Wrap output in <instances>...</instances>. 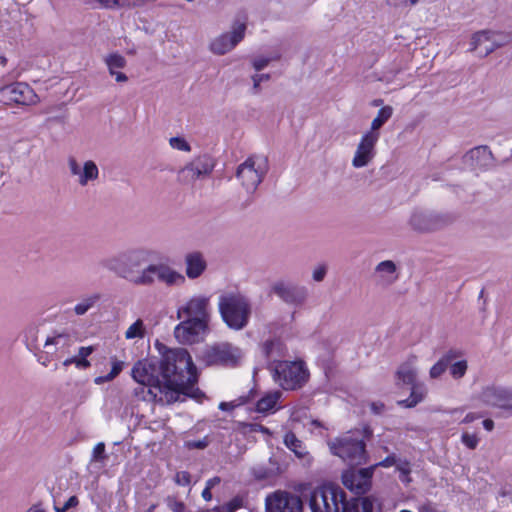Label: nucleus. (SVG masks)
<instances>
[{"label":"nucleus","mask_w":512,"mask_h":512,"mask_svg":"<svg viewBox=\"0 0 512 512\" xmlns=\"http://www.w3.org/2000/svg\"><path fill=\"white\" fill-rule=\"evenodd\" d=\"M273 291L281 299L288 303H295L302 299L303 292L295 287L285 285L284 283H276L273 286Z\"/></svg>","instance_id":"22"},{"label":"nucleus","mask_w":512,"mask_h":512,"mask_svg":"<svg viewBox=\"0 0 512 512\" xmlns=\"http://www.w3.org/2000/svg\"><path fill=\"white\" fill-rule=\"evenodd\" d=\"M479 417H480V415H477L475 413H468L464 417L463 423H471V422H473L474 420H476Z\"/></svg>","instance_id":"60"},{"label":"nucleus","mask_w":512,"mask_h":512,"mask_svg":"<svg viewBox=\"0 0 512 512\" xmlns=\"http://www.w3.org/2000/svg\"><path fill=\"white\" fill-rule=\"evenodd\" d=\"M9 98L16 104L31 105L35 104L38 100L37 94L26 83L16 82L7 87Z\"/></svg>","instance_id":"17"},{"label":"nucleus","mask_w":512,"mask_h":512,"mask_svg":"<svg viewBox=\"0 0 512 512\" xmlns=\"http://www.w3.org/2000/svg\"><path fill=\"white\" fill-rule=\"evenodd\" d=\"M174 481L179 486H189L191 484V474L188 471H179L175 474Z\"/></svg>","instance_id":"43"},{"label":"nucleus","mask_w":512,"mask_h":512,"mask_svg":"<svg viewBox=\"0 0 512 512\" xmlns=\"http://www.w3.org/2000/svg\"><path fill=\"white\" fill-rule=\"evenodd\" d=\"M397 376L404 384L412 385L415 383L416 372L409 365H402L397 371Z\"/></svg>","instance_id":"31"},{"label":"nucleus","mask_w":512,"mask_h":512,"mask_svg":"<svg viewBox=\"0 0 512 512\" xmlns=\"http://www.w3.org/2000/svg\"><path fill=\"white\" fill-rule=\"evenodd\" d=\"M343 500H345L343 489L329 483L317 487L311 492L309 506L312 512H339L340 503Z\"/></svg>","instance_id":"6"},{"label":"nucleus","mask_w":512,"mask_h":512,"mask_svg":"<svg viewBox=\"0 0 512 512\" xmlns=\"http://www.w3.org/2000/svg\"><path fill=\"white\" fill-rule=\"evenodd\" d=\"M98 177V168L93 161H87L84 164L83 171L79 176V183L86 185L88 181L94 180Z\"/></svg>","instance_id":"28"},{"label":"nucleus","mask_w":512,"mask_h":512,"mask_svg":"<svg viewBox=\"0 0 512 512\" xmlns=\"http://www.w3.org/2000/svg\"><path fill=\"white\" fill-rule=\"evenodd\" d=\"M79 504L77 496H71L63 505L64 509L68 510L72 507H76Z\"/></svg>","instance_id":"55"},{"label":"nucleus","mask_w":512,"mask_h":512,"mask_svg":"<svg viewBox=\"0 0 512 512\" xmlns=\"http://www.w3.org/2000/svg\"><path fill=\"white\" fill-rule=\"evenodd\" d=\"M419 512H436L431 504H423L419 507Z\"/></svg>","instance_id":"62"},{"label":"nucleus","mask_w":512,"mask_h":512,"mask_svg":"<svg viewBox=\"0 0 512 512\" xmlns=\"http://www.w3.org/2000/svg\"><path fill=\"white\" fill-rule=\"evenodd\" d=\"M144 335L145 327L141 319L136 320L125 332L126 339L143 338Z\"/></svg>","instance_id":"30"},{"label":"nucleus","mask_w":512,"mask_h":512,"mask_svg":"<svg viewBox=\"0 0 512 512\" xmlns=\"http://www.w3.org/2000/svg\"><path fill=\"white\" fill-rule=\"evenodd\" d=\"M461 355L460 352L455 350L448 351L445 355H443L438 362H436L430 369V376L432 378H437L442 375L447 367L450 365L451 361L459 357Z\"/></svg>","instance_id":"25"},{"label":"nucleus","mask_w":512,"mask_h":512,"mask_svg":"<svg viewBox=\"0 0 512 512\" xmlns=\"http://www.w3.org/2000/svg\"><path fill=\"white\" fill-rule=\"evenodd\" d=\"M104 452H105V444L103 442L97 443L93 448V457L98 459H104Z\"/></svg>","instance_id":"48"},{"label":"nucleus","mask_w":512,"mask_h":512,"mask_svg":"<svg viewBox=\"0 0 512 512\" xmlns=\"http://www.w3.org/2000/svg\"><path fill=\"white\" fill-rule=\"evenodd\" d=\"M267 512H303V503L298 495L277 490L266 497Z\"/></svg>","instance_id":"9"},{"label":"nucleus","mask_w":512,"mask_h":512,"mask_svg":"<svg viewBox=\"0 0 512 512\" xmlns=\"http://www.w3.org/2000/svg\"><path fill=\"white\" fill-rule=\"evenodd\" d=\"M202 498L205 500V501H211L212 499V493H211V485H210V481L207 483L206 487L203 489L202 491Z\"/></svg>","instance_id":"56"},{"label":"nucleus","mask_w":512,"mask_h":512,"mask_svg":"<svg viewBox=\"0 0 512 512\" xmlns=\"http://www.w3.org/2000/svg\"><path fill=\"white\" fill-rule=\"evenodd\" d=\"M112 76H115V80L117 82H125L127 81V76L122 73V72H117L116 70H114V74H111Z\"/></svg>","instance_id":"58"},{"label":"nucleus","mask_w":512,"mask_h":512,"mask_svg":"<svg viewBox=\"0 0 512 512\" xmlns=\"http://www.w3.org/2000/svg\"><path fill=\"white\" fill-rule=\"evenodd\" d=\"M495 36H497L496 33L486 30L474 33L471 41L472 50H477L482 46V44L489 42V45L484 47L485 55L493 52L496 48L502 45L501 43L496 42L494 39Z\"/></svg>","instance_id":"20"},{"label":"nucleus","mask_w":512,"mask_h":512,"mask_svg":"<svg viewBox=\"0 0 512 512\" xmlns=\"http://www.w3.org/2000/svg\"><path fill=\"white\" fill-rule=\"evenodd\" d=\"M281 393L279 391L266 393L256 403V411L262 414H266L272 411L277 405Z\"/></svg>","instance_id":"24"},{"label":"nucleus","mask_w":512,"mask_h":512,"mask_svg":"<svg viewBox=\"0 0 512 512\" xmlns=\"http://www.w3.org/2000/svg\"><path fill=\"white\" fill-rule=\"evenodd\" d=\"M483 427H484L487 431H491V430H493V428H494V422H493V420H491V419H485V420L483 421Z\"/></svg>","instance_id":"64"},{"label":"nucleus","mask_w":512,"mask_h":512,"mask_svg":"<svg viewBox=\"0 0 512 512\" xmlns=\"http://www.w3.org/2000/svg\"><path fill=\"white\" fill-rule=\"evenodd\" d=\"M208 330V323L204 321H194L191 319H182L175 327L174 335L182 344L198 343Z\"/></svg>","instance_id":"11"},{"label":"nucleus","mask_w":512,"mask_h":512,"mask_svg":"<svg viewBox=\"0 0 512 512\" xmlns=\"http://www.w3.org/2000/svg\"><path fill=\"white\" fill-rule=\"evenodd\" d=\"M274 345H275V341L274 340H267V341H265L263 343V347L262 348H263V352H264L266 357H270Z\"/></svg>","instance_id":"52"},{"label":"nucleus","mask_w":512,"mask_h":512,"mask_svg":"<svg viewBox=\"0 0 512 512\" xmlns=\"http://www.w3.org/2000/svg\"><path fill=\"white\" fill-rule=\"evenodd\" d=\"M106 64L108 66L110 74H114L115 69H121L125 67L126 60L122 55L114 53L110 54L106 58Z\"/></svg>","instance_id":"34"},{"label":"nucleus","mask_w":512,"mask_h":512,"mask_svg":"<svg viewBox=\"0 0 512 512\" xmlns=\"http://www.w3.org/2000/svg\"><path fill=\"white\" fill-rule=\"evenodd\" d=\"M378 139L379 133L372 131H368L362 136L352 160L354 167H364L370 162L373 157V150Z\"/></svg>","instance_id":"16"},{"label":"nucleus","mask_w":512,"mask_h":512,"mask_svg":"<svg viewBox=\"0 0 512 512\" xmlns=\"http://www.w3.org/2000/svg\"><path fill=\"white\" fill-rule=\"evenodd\" d=\"M234 404L231 402H221L219 404V409L222 411H230L234 408Z\"/></svg>","instance_id":"59"},{"label":"nucleus","mask_w":512,"mask_h":512,"mask_svg":"<svg viewBox=\"0 0 512 512\" xmlns=\"http://www.w3.org/2000/svg\"><path fill=\"white\" fill-rule=\"evenodd\" d=\"M148 262L149 253L147 251L135 250L125 254L120 259L110 261L109 268L123 278L122 270H132L135 274H139Z\"/></svg>","instance_id":"13"},{"label":"nucleus","mask_w":512,"mask_h":512,"mask_svg":"<svg viewBox=\"0 0 512 512\" xmlns=\"http://www.w3.org/2000/svg\"><path fill=\"white\" fill-rule=\"evenodd\" d=\"M74 344V340L69 333H57L48 337L45 341V347L54 346L55 350L51 352L52 357L61 359L70 353V348Z\"/></svg>","instance_id":"19"},{"label":"nucleus","mask_w":512,"mask_h":512,"mask_svg":"<svg viewBox=\"0 0 512 512\" xmlns=\"http://www.w3.org/2000/svg\"><path fill=\"white\" fill-rule=\"evenodd\" d=\"M268 63H269V60L267 58H259V59H255L253 61V66H254L255 70L260 71L263 68H265L268 65Z\"/></svg>","instance_id":"51"},{"label":"nucleus","mask_w":512,"mask_h":512,"mask_svg":"<svg viewBox=\"0 0 512 512\" xmlns=\"http://www.w3.org/2000/svg\"><path fill=\"white\" fill-rule=\"evenodd\" d=\"M74 364L76 367H77V359L75 356L73 357H70V358H66L64 361H63V366L65 367H68L70 365Z\"/></svg>","instance_id":"63"},{"label":"nucleus","mask_w":512,"mask_h":512,"mask_svg":"<svg viewBox=\"0 0 512 512\" xmlns=\"http://www.w3.org/2000/svg\"><path fill=\"white\" fill-rule=\"evenodd\" d=\"M490 155V151L487 146H478L471 149L464 156L465 159L478 160L481 157H487Z\"/></svg>","instance_id":"37"},{"label":"nucleus","mask_w":512,"mask_h":512,"mask_svg":"<svg viewBox=\"0 0 512 512\" xmlns=\"http://www.w3.org/2000/svg\"><path fill=\"white\" fill-rule=\"evenodd\" d=\"M206 268V262L200 253H191L186 257V274L189 278L199 277Z\"/></svg>","instance_id":"21"},{"label":"nucleus","mask_w":512,"mask_h":512,"mask_svg":"<svg viewBox=\"0 0 512 512\" xmlns=\"http://www.w3.org/2000/svg\"><path fill=\"white\" fill-rule=\"evenodd\" d=\"M268 170L266 157L250 156L236 171V177L247 191H255Z\"/></svg>","instance_id":"7"},{"label":"nucleus","mask_w":512,"mask_h":512,"mask_svg":"<svg viewBox=\"0 0 512 512\" xmlns=\"http://www.w3.org/2000/svg\"><path fill=\"white\" fill-rule=\"evenodd\" d=\"M309 377V370L303 360H279L274 363L273 379L283 390L301 389Z\"/></svg>","instance_id":"2"},{"label":"nucleus","mask_w":512,"mask_h":512,"mask_svg":"<svg viewBox=\"0 0 512 512\" xmlns=\"http://www.w3.org/2000/svg\"><path fill=\"white\" fill-rule=\"evenodd\" d=\"M269 78H270L269 74L254 75L253 76L254 89H258L260 83L263 80H268Z\"/></svg>","instance_id":"54"},{"label":"nucleus","mask_w":512,"mask_h":512,"mask_svg":"<svg viewBox=\"0 0 512 512\" xmlns=\"http://www.w3.org/2000/svg\"><path fill=\"white\" fill-rule=\"evenodd\" d=\"M219 312L226 325L234 330L243 329L249 320L250 305L239 293H228L219 298Z\"/></svg>","instance_id":"3"},{"label":"nucleus","mask_w":512,"mask_h":512,"mask_svg":"<svg viewBox=\"0 0 512 512\" xmlns=\"http://www.w3.org/2000/svg\"><path fill=\"white\" fill-rule=\"evenodd\" d=\"M360 512H373V502L368 498L359 499Z\"/></svg>","instance_id":"47"},{"label":"nucleus","mask_w":512,"mask_h":512,"mask_svg":"<svg viewBox=\"0 0 512 512\" xmlns=\"http://www.w3.org/2000/svg\"><path fill=\"white\" fill-rule=\"evenodd\" d=\"M108 8L113 7H139L144 4V0H100Z\"/></svg>","instance_id":"33"},{"label":"nucleus","mask_w":512,"mask_h":512,"mask_svg":"<svg viewBox=\"0 0 512 512\" xmlns=\"http://www.w3.org/2000/svg\"><path fill=\"white\" fill-rule=\"evenodd\" d=\"M383 408H384V404L383 403L373 402L371 404V409L376 414L380 413L383 410Z\"/></svg>","instance_id":"61"},{"label":"nucleus","mask_w":512,"mask_h":512,"mask_svg":"<svg viewBox=\"0 0 512 512\" xmlns=\"http://www.w3.org/2000/svg\"><path fill=\"white\" fill-rule=\"evenodd\" d=\"M425 397V389L421 385H417L416 383L412 384L411 393L409 397L403 401L401 404L407 408L415 407L418 403H420Z\"/></svg>","instance_id":"26"},{"label":"nucleus","mask_w":512,"mask_h":512,"mask_svg":"<svg viewBox=\"0 0 512 512\" xmlns=\"http://www.w3.org/2000/svg\"><path fill=\"white\" fill-rule=\"evenodd\" d=\"M123 278L135 285H151L158 280L167 285L175 284L178 280H184L183 276L173 271L166 265L149 264L139 274L132 270H122Z\"/></svg>","instance_id":"5"},{"label":"nucleus","mask_w":512,"mask_h":512,"mask_svg":"<svg viewBox=\"0 0 512 512\" xmlns=\"http://www.w3.org/2000/svg\"><path fill=\"white\" fill-rule=\"evenodd\" d=\"M461 439L463 444L469 449H475L479 442L476 434L463 433Z\"/></svg>","instance_id":"44"},{"label":"nucleus","mask_w":512,"mask_h":512,"mask_svg":"<svg viewBox=\"0 0 512 512\" xmlns=\"http://www.w3.org/2000/svg\"><path fill=\"white\" fill-rule=\"evenodd\" d=\"M245 30V23L235 25L232 33H224L211 43V51L218 55L229 52L244 38Z\"/></svg>","instance_id":"15"},{"label":"nucleus","mask_w":512,"mask_h":512,"mask_svg":"<svg viewBox=\"0 0 512 512\" xmlns=\"http://www.w3.org/2000/svg\"><path fill=\"white\" fill-rule=\"evenodd\" d=\"M170 146L174 149L180 150V151H186L189 152L191 150L190 145L188 142L181 137H172L169 140Z\"/></svg>","instance_id":"40"},{"label":"nucleus","mask_w":512,"mask_h":512,"mask_svg":"<svg viewBox=\"0 0 512 512\" xmlns=\"http://www.w3.org/2000/svg\"><path fill=\"white\" fill-rule=\"evenodd\" d=\"M177 316L179 319L200 320L209 323V298L205 296L192 297L178 309Z\"/></svg>","instance_id":"12"},{"label":"nucleus","mask_w":512,"mask_h":512,"mask_svg":"<svg viewBox=\"0 0 512 512\" xmlns=\"http://www.w3.org/2000/svg\"><path fill=\"white\" fill-rule=\"evenodd\" d=\"M243 506L242 498L236 496L227 502L224 506L226 512H235Z\"/></svg>","instance_id":"45"},{"label":"nucleus","mask_w":512,"mask_h":512,"mask_svg":"<svg viewBox=\"0 0 512 512\" xmlns=\"http://www.w3.org/2000/svg\"><path fill=\"white\" fill-rule=\"evenodd\" d=\"M410 223L416 230H419V231L431 230V227L429 225V220L426 218V216H424L422 214H414L410 219Z\"/></svg>","instance_id":"35"},{"label":"nucleus","mask_w":512,"mask_h":512,"mask_svg":"<svg viewBox=\"0 0 512 512\" xmlns=\"http://www.w3.org/2000/svg\"><path fill=\"white\" fill-rule=\"evenodd\" d=\"M467 371V362L461 360L450 365V374L456 378H462Z\"/></svg>","instance_id":"38"},{"label":"nucleus","mask_w":512,"mask_h":512,"mask_svg":"<svg viewBox=\"0 0 512 512\" xmlns=\"http://www.w3.org/2000/svg\"><path fill=\"white\" fill-rule=\"evenodd\" d=\"M284 444L299 459H304L308 455V451L306 450L304 443L298 439L295 433L292 431L285 433Z\"/></svg>","instance_id":"23"},{"label":"nucleus","mask_w":512,"mask_h":512,"mask_svg":"<svg viewBox=\"0 0 512 512\" xmlns=\"http://www.w3.org/2000/svg\"><path fill=\"white\" fill-rule=\"evenodd\" d=\"M483 401L499 408H512V391L502 388L488 387L482 393Z\"/></svg>","instance_id":"18"},{"label":"nucleus","mask_w":512,"mask_h":512,"mask_svg":"<svg viewBox=\"0 0 512 512\" xmlns=\"http://www.w3.org/2000/svg\"><path fill=\"white\" fill-rule=\"evenodd\" d=\"M393 109L391 106H383L377 113V116L371 123V131L375 132L380 129L392 116Z\"/></svg>","instance_id":"27"},{"label":"nucleus","mask_w":512,"mask_h":512,"mask_svg":"<svg viewBox=\"0 0 512 512\" xmlns=\"http://www.w3.org/2000/svg\"><path fill=\"white\" fill-rule=\"evenodd\" d=\"M162 384H139L133 391L137 400L170 405L179 400L181 395L199 399L204 394L195 388L198 380L197 368L186 349L167 352L159 363Z\"/></svg>","instance_id":"1"},{"label":"nucleus","mask_w":512,"mask_h":512,"mask_svg":"<svg viewBox=\"0 0 512 512\" xmlns=\"http://www.w3.org/2000/svg\"><path fill=\"white\" fill-rule=\"evenodd\" d=\"M341 512H360L359 499L343 500L340 503Z\"/></svg>","instance_id":"39"},{"label":"nucleus","mask_w":512,"mask_h":512,"mask_svg":"<svg viewBox=\"0 0 512 512\" xmlns=\"http://www.w3.org/2000/svg\"><path fill=\"white\" fill-rule=\"evenodd\" d=\"M94 351L93 346L80 347L78 355L75 356L77 359V368L87 369L91 366L90 361L87 359Z\"/></svg>","instance_id":"29"},{"label":"nucleus","mask_w":512,"mask_h":512,"mask_svg":"<svg viewBox=\"0 0 512 512\" xmlns=\"http://www.w3.org/2000/svg\"><path fill=\"white\" fill-rule=\"evenodd\" d=\"M123 370V362L118 360H113L112 362V368L111 371L105 375V376H99L95 379V382L97 384L103 383V382H109L112 381L114 378H116L121 371Z\"/></svg>","instance_id":"32"},{"label":"nucleus","mask_w":512,"mask_h":512,"mask_svg":"<svg viewBox=\"0 0 512 512\" xmlns=\"http://www.w3.org/2000/svg\"><path fill=\"white\" fill-rule=\"evenodd\" d=\"M260 429H262V425L258 424V423H246V422L238 423V430L240 432H242L243 434L260 432Z\"/></svg>","instance_id":"41"},{"label":"nucleus","mask_w":512,"mask_h":512,"mask_svg":"<svg viewBox=\"0 0 512 512\" xmlns=\"http://www.w3.org/2000/svg\"><path fill=\"white\" fill-rule=\"evenodd\" d=\"M99 299L98 295H93L82 302L78 303L74 311L77 315H83L85 314L93 305L94 303Z\"/></svg>","instance_id":"36"},{"label":"nucleus","mask_w":512,"mask_h":512,"mask_svg":"<svg viewBox=\"0 0 512 512\" xmlns=\"http://www.w3.org/2000/svg\"><path fill=\"white\" fill-rule=\"evenodd\" d=\"M325 274H326V267L319 266L313 272V279L315 281H322L325 277Z\"/></svg>","instance_id":"49"},{"label":"nucleus","mask_w":512,"mask_h":512,"mask_svg":"<svg viewBox=\"0 0 512 512\" xmlns=\"http://www.w3.org/2000/svg\"><path fill=\"white\" fill-rule=\"evenodd\" d=\"M132 378L138 384H162L163 378L160 375L159 366L156 362L143 359L137 361L132 368Z\"/></svg>","instance_id":"14"},{"label":"nucleus","mask_w":512,"mask_h":512,"mask_svg":"<svg viewBox=\"0 0 512 512\" xmlns=\"http://www.w3.org/2000/svg\"><path fill=\"white\" fill-rule=\"evenodd\" d=\"M396 463V458L393 455L387 456L385 459H383L381 462L375 464L374 466H382V467H391Z\"/></svg>","instance_id":"50"},{"label":"nucleus","mask_w":512,"mask_h":512,"mask_svg":"<svg viewBox=\"0 0 512 512\" xmlns=\"http://www.w3.org/2000/svg\"><path fill=\"white\" fill-rule=\"evenodd\" d=\"M241 357V350L229 343H221L212 346L206 352V360L210 365L235 367L238 365Z\"/></svg>","instance_id":"10"},{"label":"nucleus","mask_w":512,"mask_h":512,"mask_svg":"<svg viewBox=\"0 0 512 512\" xmlns=\"http://www.w3.org/2000/svg\"><path fill=\"white\" fill-rule=\"evenodd\" d=\"M69 167L73 175H79L81 173L80 167L74 158L69 159Z\"/></svg>","instance_id":"53"},{"label":"nucleus","mask_w":512,"mask_h":512,"mask_svg":"<svg viewBox=\"0 0 512 512\" xmlns=\"http://www.w3.org/2000/svg\"><path fill=\"white\" fill-rule=\"evenodd\" d=\"M376 270L378 272H387L389 274H393L395 272V270H396V266H395V264L392 261L386 260V261L380 262L377 265Z\"/></svg>","instance_id":"46"},{"label":"nucleus","mask_w":512,"mask_h":512,"mask_svg":"<svg viewBox=\"0 0 512 512\" xmlns=\"http://www.w3.org/2000/svg\"><path fill=\"white\" fill-rule=\"evenodd\" d=\"M375 466L361 469L350 468L342 473L343 485L356 495L366 494L372 486Z\"/></svg>","instance_id":"8"},{"label":"nucleus","mask_w":512,"mask_h":512,"mask_svg":"<svg viewBox=\"0 0 512 512\" xmlns=\"http://www.w3.org/2000/svg\"><path fill=\"white\" fill-rule=\"evenodd\" d=\"M206 440L192 441L188 443L190 448L204 449L207 446Z\"/></svg>","instance_id":"57"},{"label":"nucleus","mask_w":512,"mask_h":512,"mask_svg":"<svg viewBox=\"0 0 512 512\" xmlns=\"http://www.w3.org/2000/svg\"><path fill=\"white\" fill-rule=\"evenodd\" d=\"M167 506L172 512H184L186 509L185 503L175 497L167 498Z\"/></svg>","instance_id":"42"},{"label":"nucleus","mask_w":512,"mask_h":512,"mask_svg":"<svg viewBox=\"0 0 512 512\" xmlns=\"http://www.w3.org/2000/svg\"><path fill=\"white\" fill-rule=\"evenodd\" d=\"M332 453L351 466L361 465L367 460L366 444L354 433L337 438L331 445Z\"/></svg>","instance_id":"4"}]
</instances>
